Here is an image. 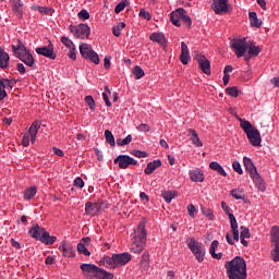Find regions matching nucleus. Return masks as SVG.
<instances>
[{
	"label": "nucleus",
	"instance_id": "1",
	"mask_svg": "<svg viewBox=\"0 0 279 279\" xmlns=\"http://www.w3.org/2000/svg\"><path fill=\"white\" fill-rule=\"evenodd\" d=\"M225 269L229 279H247V264L241 256H235L232 260L226 262Z\"/></svg>",
	"mask_w": 279,
	"mask_h": 279
},
{
	"label": "nucleus",
	"instance_id": "2",
	"mask_svg": "<svg viewBox=\"0 0 279 279\" xmlns=\"http://www.w3.org/2000/svg\"><path fill=\"white\" fill-rule=\"evenodd\" d=\"M147 245V231L145 230V221H141L133 232L131 252L133 254H141Z\"/></svg>",
	"mask_w": 279,
	"mask_h": 279
},
{
	"label": "nucleus",
	"instance_id": "3",
	"mask_svg": "<svg viewBox=\"0 0 279 279\" xmlns=\"http://www.w3.org/2000/svg\"><path fill=\"white\" fill-rule=\"evenodd\" d=\"M240 125L246 134L251 145H253V147H260V132L252 125V122L247 120H240Z\"/></svg>",
	"mask_w": 279,
	"mask_h": 279
},
{
	"label": "nucleus",
	"instance_id": "4",
	"mask_svg": "<svg viewBox=\"0 0 279 279\" xmlns=\"http://www.w3.org/2000/svg\"><path fill=\"white\" fill-rule=\"evenodd\" d=\"M270 256L274 263H279V227L274 226L270 230Z\"/></svg>",
	"mask_w": 279,
	"mask_h": 279
},
{
	"label": "nucleus",
	"instance_id": "5",
	"mask_svg": "<svg viewBox=\"0 0 279 279\" xmlns=\"http://www.w3.org/2000/svg\"><path fill=\"white\" fill-rule=\"evenodd\" d=\"M81 269L86 279H101L102 268L97 267L95 264H82Z\"/></svg>",
	"mask_w": 279,
	"mask_h": 279
},
{
	"label": "nucleus",
	"instance_id": "6",
	"mask_svg": "<svg viewBox=\"0 0 279 279\" xmlns=\"http://www.w3.org/2000/svg\"><path fill=\"white\" fill-rule=\"evenodd\" d=\"M187 247H190L192 254H194L198 263H204V256H206V248L202 247V244H199V242L195 241L194 238H191L190 242L187 243Z\"/></svg>",
	"mask_w": 279,
	"mask_h": 279
},
{
	"label": "nucleus",
	"instance_id": "7",
	"mask_svg": "<svg viewBox=\"0 0 279 279\" xmlns=\"http://www.w3.org/2000/svg\"><path fill=\"white\" fill-rule=\"evenodd\" d=\"M231 47L234 50L236 58H243L247 53V38L232 39Z\"/></svg>",
	"mask_w": 279,
	"mask_h": 279
},
{
	"label": "nucleus",
	"instance_id": "8",
	"mask_svg": "<svg viewBox=\"0 0 279 279\" xmlns=\"http://www.w3.org/2000/svg\"><path fill=\"white\" fill-rule=\"evenodd\" d=\"M70 32L75 38H78L80 40H84L90 36V27L83 23L76 26L70 25Z\"/></svg>",
	"mask_w": 279,
	"mask_h": 279
},
{
	"label": "nucleus",
	"instance_id": "9",
	"mask_svg": "<svg viewBox=\"0 0 279 279\" xmlns=\"http://www.w3.org/2000/svg\"><path fill=\"white\" fill-rule=\"evenodd\" d=\"M114 165H118L120 169H128L130 165L136 166L138 161L128 155H119L114 160Z\"/></svg>",
	"mask_w": 279,
	"mask_h": 279
},
{
	"label": "nucleus",
	"instance_id": "10",
	"mask_svg": "<svg viewBox=\"0 0 279 279\" xmlns=\"http://www.w3.org/2000/svg\"><path fill=\"white\" fill-rule=\"evenodd\" d=\"M38 56H44L45 58H49L50 60H56L57 54L53 52V44L49 43L48 46L38 47L35 49Z\"/></svg>",
	"mask_w": 279,
	"mask_h": 279
},
{
	"label": "nucleus",
	"instance_id": "11",
	"mask_svg": "<svg viewBox=\"0 0 279 279\" xmlns=\"http://www.w3.org/2000/svg\"><path fill=\"white\" fill-rule=\"evenodd\" d=\"M114 256V263H116V269L118 267H123L125 265H128V263H130V260H132V254L124 252V253H120V254H113Z\"/></svg>",
	"mask_w": 279,
	"mask_h": 279
},
{
	"label": "nucleus",
	"instance_id": "12",
	"mask_svg": "<svg viewBox=\"0 0 279 279\" xmlns=\"http://www.w3.org/2000/svg\"><path fill=\"white\" fill-rule=\"evenodd\" d=\"M211 10H214L216 14L228 13V0H214L211 3Z\"/></svg>",
	"mask_w": 279,
	"mask_h": 279
},
{
	"label": "nucleus",
	"instance_id": "13",
	"mask_svg": "<svg viewBox=\"0 0 279 279\" xmlns=\"http://www.w3.org/2000/svg\"><path fill=\"white\" fill-rule=\"evenodd\" d=\"M195 60L198 61L199 69L203 73H205V75H210V61L202 54H196Z\"/></svg>",
	"mask_w": 279,
	"mask_h": 279
},
{
	"label": "nucleus",
	"instance_id": "14",
	"mask_svg": "<svg viewBox=\"0 0 279 279\" xmlns=\"http://www.w3.org/2000/svg\"><path fill=\"white\" fill-rule=\"evenodd\" d=\"M45 233H47V230H45V228L35 225L34 227H32L28 231L29 236H32V239H36V241H41L43 242V236H45Z\"/></svg>",
	"mask_w": 279,
	"mask_h": 279
},
{
	"label": "nucleus",
	"instance_id": "15",
	"mask_svg": "<svg viewBox=\"0 0 279 279\" xmlns=\"http://www.w3.org/2000/svg\"><path fill=\"white\" fill-rule=\"evenodd\" d=\"M189 60H191V52L189 51V46L186 43H181V54H180V61L182 64H189Z\"/></svg>",
	"mask_w": 279,
	"mask_h": 279
},
{
	"label": "nucleus",
	"instance_id": "16",
	"mask_svg": "<svg viewBox=\"0 0 279 279\" xmlns=\"http://www.w3.org/2000/svg\"><path fill=\"white\" fill-rule=\"evenodd\" d=\"M229 220L231 226V232L233 234V241H239V222H236V218L233 214H229Z\"/></svg>",
	"mask_w": 279,
	"mask_h": 279
},
{
	"label": "nucleus",
	"instance_id": "17",
	"mask_svg": "<svg viewBox=\"0 0 279 279\" xmlns=\"http://www.w3.org/2000/svg\"><path fill=\"white\" fill-rule=\"evenodd\" d=\"M40 121H34L28 130L26 132L28 135H31V143L35 144L36 143V136L38 135V130H40Z\"/></svg>",
	"mask_w": 279,
	"mask_h": 279
},
{
	"label": "nucleus",
	"instance_id": "18",
	"mask_svg": "<svg viewBox=\"0 0 279 279\" xmlns=\"http://www.w3.org/2000/svg\"><path fill=\"white\" fill-rule=\"evenodd\" d=\"M26 66H31V69H36V61H34V56H32V52H26L20 57H17Z\"/></svg>",
	"mask_w": 279,
	"mask_h": 279
},
{
	"label": "nucleus",
	"instance_id": "19",
	"mask_svg": "<svg viewBox=\"0 0 279 279\" xmlns=\"http://www.w3.org/2000/svg\"><path fill=\"white\" fill-rule=\"evenodd\" d=\"M59 250H61L63 256H66L68 258H73V256H75V248H73L71 244H68L66 242H62Z\"/></svg>",
	"mask_w": 279,
	"mask_h": 279
},
{
	"label": "nucleus",
	"instance_id": "20",
	"mask_svg": "<svg viewBox=\"0 0 279 279\" xmlns=\"http://www.w3.org/2000/svg\"><path fill=\"white\" fill-rule=\"evenodd\" d=\"M182 12H184V9H177L174 12L170 14V21L172 24L175 25V27H180L182 24L180 21H182Z\"/></svg>",
	"mask_w": 279,
	"mask_h": 279
},
{
	"label": "nucleus",
	"instance_id": "21",
	"mask_svg": "<svg viewBox=\"0 0 279 279\" xmlns=\"http://www.w3.org/2000/svg\"><path fill=\"white\" fill-rule=\"evenodd\" d=\"M153 43H158L161 47H167V38L162 33H153L149 37Z\"/></svg>",
	"mask_w": 279,
	"mask_h": 279
},
{
	"label": "nucleus",
	"instance_id": "22",
	"mask_svg": "<svg viewBox=\"0 0 279 279\" xmlns=\"http://www.w3.org/2000/svg\"><path fill=\"white\" fill-rule=\"evenodd\" d=\"M159 167H162V161H160V159H156V160L147 163V167L144 170V172L146 175H151V173H154L155 169H158Z\"/></svg>",
	"mask_w": 279,
	"mask_h": 279
},
{
	"label": "nucleus",
	"instance_id": "23",
	"mask_svg": "<svg viewBox=\"0 0 279 279\" xmlns=\"http://www.w3.org/2000/svg\"><path fill=\"white\" fill-rule=\"evenodd\" d=\"M217 247H219V241L214 240L209 247V254L213 258H216V260H221L223 254L222 253H216Z\"/></svg>",
	"mask_w": 279,
	"mask_h": 279
},
{
	"label": "nucleus",
	"instance_id": "24",
	"mask_svg": "<svg viewBox=\"0 0 279 279\" xmlns=\"http://www.w3.org/2000/svg\"><path fill=\"white\" fill-rule=\"evenodd\" d=\"M189 175L192 182H204V172L199 169L191 170Z\"/></svg>",
	"mask_w": 279,
	"mask_h": 279
},
{
	"label": "nucleus",
	"instance_id": "25",
	"mask_svg": "<svg viewBox=\"0 0 279 279\" xmlns=\"http://www.w3.org/2000/svg\"><path fill=\"white\" fill-rule=\"evenodd\" d=\"M10 64V54L0 47V69H8Z\"/></svg>",
	"mask_w": 279,
	"mask_h": 279
},
{
	"label": "nucleus",
	"instance_id": "26",
	"mask_svg": "<svg viewBox=\"0 0 279 279\" xmlns=\"http://www.w3.org/2000/svg\"><path fill=\"white\" fill-rule=\"evenodd\" d=\"M187 132H189V137L191 138L193 145H195L196 147L204 146V144L199 140V135H197V131H195L193 129H189Z\"/></svg>",
	"mask_w": 279,
	"mask_h": 279
},
{
	"label": "nucleus",
	"instance_id": "27",
	"mask_svg": "<svg viewBox=\"0 0 279 279\" xmlns=\"http://www.w3.org/2000/svg\"><path fill=\"white\" fill-rule=\"evenodd\" d=\"M12 49L16 58H20L21 56L29 52V50H27V48L25 47V45H23V43H21V40L19 41L17 47L12 46Z\"/></svg>",
	"mask_w": 279,
	"mask_h": 279
},
{
	"label": "nucleus",
	"instance_id": "28",
	"mask_svg": "<svg viewBox=\"0 0 279 279\" xmlns=\"http://www.w3.org/2000/svg\"><path fill=\"white\" fill-rule=\"evenodd\" d=\"M101 263L104 267L108 269H117V263L114 262V254L110 256L102 257Z\"/></svg>",
	"mask_w": 279,
	"mask_h": 279
},
{
	"label": "nucleus",
	"instance_id": "29",
	"mask_svg": "<svg viewBox=\"0 0 279 279\" xmlns=\"http://www.w3.org/2000/svg\"><path fill=\"white\" fill-rule=\"evenodd\" d=\"M209 169H211L213 171H216L217 173H219V175H222V178H226L228 175L223 167L219 165V162L217 161H211L209 163Z\"/></svg>",
	"mask_w": 279,
	"mask_h": 279
},
{
	"label": "nucleus",
	"instance_id": "30",
	"mask_svg": "<svg viewBox=\"0 0 279 279\" xmlns=\"http://www.w3.org/2000/svg\"><path fill=\"white\" fill-rule=\"evenodd\" d=\"M244 167L246 171L250 173V175H254L258 170H256V166L252 162V159L248 157L243 158Z\"/></svg>",
	"mask_w": 279,
	"mask_h": 279
},
{
	"label": "nucleus",
	"instance_id": "31",
	"mask_svg": "<svg viewBox=\"0 0 279 279\" xmlns=\"http://www.w3.org/2000/svg\"><path fill=\"white\" fill-rule=\"evenodd\" d=\"M97 210H99V207L97 206L96 203L87 202L85 204V213H86V215H90L92 217H94V215H97Z\"/></svg>",
	"mask_w": 279,
	"mask_h": 279
},
{
	"label": "nucleus",
	"instance_id": "32",
	"mask_svg": "<svg viewBox=\"0 0 279 279\" xmlns=\"http://www.w3.org/2000/svg\"><path fill=\"white\" fill-rule=\"evenodd\" d=\"M12 8H13V12H15V14H17L19 19H21V16H23V1L22 0H13Z\"/></svg>",
	"mask_w": 279,
	"mask_h": 279
},
{
	"label": "nucleus",
	"instance_id": "33",
	"mask_svg": "<svg viewBox=\"0 0 279 279\" xmlns=\"http://www.w3.org/2000/svg\"><path fill=\"white\" fill-rule=\"evenodd\" d=\"M248 19L252 27H260L263 25V21L258 19V14L256 12H250L248 13Z\"/></svg>",
	"mask_w": 279,
	"mask_h": 279
},
{
	"label": "nucleus",
	"instance_id": "34",
	"mask_svg": "<svg viewBox=\"0 0 279 279\" xmlns=\"http://www.w3.org/2000/svg\"><path fill=\"white\" fill-rule=\"evenodd\" d=\"M78 49H80L81 56H83L85 59L94 51L90 45L88 44H81Z\"/></svg>",
	"mask_w": 279,
	"mask_h": 279
},
{
	"label": "nucleus",
	"instance_id": "35",
	"mask_svg": "<svg viewBox=\"0 0 279 279\" xmlns=\"http://www.w3.org/2000/svg\"><path fill=\"white\" fill-rule=\"evenodd\" d=\"M36 193H38V187L31 186L24 191V199H34L36 197Z\"/></svg>",
	"mask_w": 279,
	"mask_h": 279
},
{
	"label": "nucleus",
	"instance_id": "36",
	"mask_svg": "<svg viewBox=\"0 0 279 279\" xmlns=\"http://www.w3.org/2000/svg\"><path fill=\"white\" fill-rule=\"evenodd\" d=\"M260 51H263V48L260 46H254L252 44H248V47H247L248 56H253V58H256V56H258Z\"/></svg>",
	"mask_w": 279,
	"mask_h": 279
},
{
	"label": "nucleus",
	"instance_id": "37",
	"mask_svg": "<svg viewBox=\"0 0 279 279\" xmlns=\"http://www.w3.org/2000/svg\"><path fill=\"white\" fill-rule=\"evenodd\" d=\"M57 240L58 238H56V235H49V232L46 231L43 235L41 243H45L46 245H53Z\"/></svg>",
	"mask_w": 279,
	"mask_h": 279
},
{
	"label": "nucleus",
	"instance_id": "38",
	"mask_svg": "<svg viewBox=\"0 0 279 279\" xmlns=\"http://www.w3.org/2000/svg\"><path fill=\"white\" fill-rule=\"evenodd\" d=\"M252 180L257 184L258 189H265V182L263 181V178H260V174H258V171L250 175Z\"/></svg>",
	"mask_w": 279,
	"mask_h": 279
},
{
	"label": "nucleus",
	"instance_id": "39",
	"mask_svg": "<svg viewBox=\"0 0 279 279\" xmlns=\"http://www.w3.org/2000/svg\"><path fill=\"white\" fill-rule=\"evenodd\" d=\"M141 268L144 269V271H147V269H149V253L147 252L142 255Z\"/></svg>",
	"mask_w": 279,
	"mask_h": 279
},
{
	"label": "nucleus",
	"instance_id": "40",
	"mask_svg": "<svg viewBox=\"0 0 279 279\" xmlns=\"http://www.w3.org/2000/svg\"><path fill=\"white\" fill-rule=\"evenodd\" d=\"M105 138L109 143V145H111V147L117 146V142H114V135L112 134V131L106 130L105 131Z\"/></svg>",
	"mask_w": 279,
	"mask_h": 279
},
{
	"label": "nucleus",
	"instance_id": "41",
	"mask_svg": "<svg viewBox=\"0 0 279 279\" xmlns=\"http://www.w3.org/2000/svg\"><path fill=\"white\" fill-rule=\"evenodd\" d=\"M201 211L205 217H207V219H209V221L215 220V214L213 213V209L202 206Z\"/></svg>",
	"mask_w": 279,
	"mask_h": 279
},
{
	"label": "nucleus",
	"instance_id": "42",
	"mask_svg": "<svg viewBox=\"0 0 279 279\" xmlns=\"http://www.w3.org/2000/svg\"><path fill=\"white\" fill-rule=\"evenodd\" d=\"M125 27V22H120L118 25L112 27V34L113 36H116L117 38H119V36H121V31Z\"/></svg>",
	"mask_w": 279,
	"mask_h": 279
},
{
	"label": "nucleus",
	"instance_id": "43",
	"mask_svg": "<svg viewBox=\"0 0 279 279\" xmlns=\"http://www.w3.org/2000/svg\"><path fill=\"white\" fill-rule=\"evenodd\" d=\"M133 75L135 80H141L142 77H145V71L142 70L141 66L136 65L135 68H133Z\"/></svg>",
	"mask_w": 279,
	"mask_h": 279
},
{
	"label": "nucleus",
	"instance_id": "44",
	"mask_svg": "<svg viewBox=\"0 0 279 279\" xmlns=\"http://www.w3.org/2000/svg\"><path fill=\"white\" fill-rule=\"evenodd\" d=\"M161 196L163 197L165 202H167V204H171L173 197H175V195L171 191L161 192Z\"/></svg>",
	"mask_w": 279,
	"mask_h": 279
},
{
	"label": "nucleus",
	"instance_id": "45",
	"mask_svg": "<svg viewBox=\"0 0 279 279\" xmlns=\"http://www.w3.org/2000/svg\"><path fill=\"white\" fill-rule=\"evenodd\" d=\"M105 90L106 92L102 93V99H104L106 106L108 108H110V106H112V102H110V98L108 96V95H110V88L108 86H105Z\"/></svg>",
	"mask_w": 279,
	"mask_h": 279
},
{
	"label": "nucleus",
	"instance_id": "46",
	"mask_svg": "<svg viewBox=\"0 0 279 279\" xmlns=\"http://www.w3.org/2000/svg\"><path fill=\"white\" fill-rule=\"evenodd\" d=\"M132 143V135H128L125 138L121 140V138H118L117 140V145L119 147H123L125 145H130Z\"/></svg>",
	"mask_w": 279,
	"mask_h": 279
},
{
	"label": "nucleus",
	"instance_id": "47",
	"mask_svg": "<svg viewBox=\"0 0 279 279\" xmlns=\"http://www.w3.org/2000/svg\"><path fill=\"white\" fill-rule=\"evenodd\" d=\"M85 60H90V62H94V64H99V54H97L95 50H92Z\"/></svg>",
	"mask_w": 279,
	"mask_h": 279
},
{
	"label": "nucleus",
	"instance_id": "48",
	"mask_svg": "<svg viewBox=\"0 0 279 279\" xmlns=\"http://www.w3.org/2000/svg\"><path fill=\"white\" fill-rule=\"evenodd\" d=\"M77 252L78 254H84V256H90V251L82 242L77 244Z\"/></svg>",
	"mask_w": 279,
	"mask_h": 279
},
{
	"label": "nucleus",
	"instance_id": "49",
	"mask_svg": "<svg viewBox=\"0 0 279 279\" xmlns=\"http://www.w3.org/2000/svg\"><path fill=\"white\" fill-rule=\"evenodd\" d=\"M181 21L187 25V27H191L193 25V21L191 20V16L186 14V10L183 9V12L181 14Z\"/></svg>",
	"mask_w": 279,
	"mask_h": 279
},
{
	"label": "nucleus",
	"instance_id": "50",
	"mask_svg": "<svg viewBox=\"0 0 279 279\" xmlns=\"http://www.w3.org/2000/svg\"><path fill=\"white\" fill-rule=\"evenodd\" d=\"M240 236H242V239H250V236H252L250 229L245 226L240 227Z\"/></svg>",
	"mask_w": 279,
	"mask_h": 279
},
{
	"label": "nucleus",
	"instance_id": "51",
	"mask_svg": "<svg viewBox=\"0 0 279 279\" xmlns=\"http://www.w3.org/2000/svg\"><path fill=\"white\" fill-rule=\"evenodd\" d=\"M77 16L81 21H88V19H90V13H88L86 9H83L77 13Z\"/></svg>",
	"mask_w": 279,
	"mask_h": 279
},
{
	"label": "nucleus",
	"instance_id": "52",
	"mask_svg": "<svg viewBox=\"0 0 279 279\" xmlns=\"http://www.w3.org/2000/svg\"><path fill=\"white\" fill-rule=\"evenodd\" d=\"M61 43L64 45L68 49H73L75 48V44L68 37H61Z\"/></svg>",
	"mask_w": 279,
	"mask_h": 279
},
{
	"label": "nucleus",
	"instance_id": "53",
	"mask_svg": "<svg viewBox=\"0 0 279 279\" xmlns=\"http://www.w3.org/2000/svg\"><path fill=\"white\" fill-rule=\"evenodd\" d=\"M227 95H230V97H239V88L233 86V87H228L226 89Z\"/></svg>",
	"mask_w": 279,
	"mask_h": 279
},
{
	"label": "nucleus",
	"instance_id": "54",
	"mask_svg": "<svg viewBox=\"0 0 279 279\" xmlns=\"http://www.w3.org/2000/svg\"><path fill=\"white\" fill-rule=\"evenodd\" d=\"M231 195L234 197V199H243V190L241 189L231 190Z\"/></svg>",
	"mask_w": 279,
	"mask_h": 279
},
{
	"label": "nucleus",
	"instance_id": "55",
	"mask_svg": "<svg viewBox=\"0 0 279 279\" xmlns=\"http://www.w3.org/2000/svg\"><path fill=\"white\" fill-rule=\"evenodd\" d=\"M132 156H135V158H147L148 154L143 150L134 149L131 151Z\"/></svg>",
	"mask_w": 279,
	"mask_h": 279
},
{
	"label": "nucleus",
	"instance_id": "56",
	"mask_svg": "<svg viewBox=\"0 0 279 279\" xmlns=\"http://www.w3.org/2000/svg\"><path fill=\"white\" fill-rule=\"evenodd\" d=\"M85 104H87L90 110H95V98L93 96H86Z\"/></svg>",
	"mask_w": 279,
	"mask_h": 279
},
{
	"label": "nucleus",
	"instance_id": "57",
	"mask_svg": "<svg viewBox=\"0 0 279 279\" xmlns=\"http://www.w3.org/2000/svg\"><path fill=\"white\" fill-rule=\"evenodd\" d=\"M1 82L4 88H14V84H16V81H10L8 78H1Z\"/></svg>",
	"mask_w": 279,
	"mask_h": 279
},
{
	"label": "nucleus",
	"instance_id": "58",
	"mask_svg": "<svg viewBox=\"0 0 279 279\" xmlns=\"http://www.w3.org/2000/svg\"><path fill=\"white\" fill-rule=\"evenodd\" d=\"M232 167L235 173H239V175H243V169L241 168V163L239 161H233Z\"/></svg>",
	"mask_w": 279,
	"mask_h": 279
},
{
	"label": "nucleus",
	"instance_id": "59",
	"mask_svg": "<svg viewBox=\"0 0 279 279\" xmlns=\"http://www.w3.org/2000/svg\"><path fill=\"white\" fill-rule=\"evenodd\" d=\"M29 138H32V136L29 135V133H24L23 137H22V145L24 147H29Z\"/></svg>",
	"mask_w": 279,
	"mask_h": 279
},
{
	"label": "nucleus",
	"instance_id": "60",
	"mask_svg": "<svg viewBox=\"0 0 279 279\" xmlns=\"http://www.w3.org/2000/svg\"><path fill=\"white\" fill-rule=\"evenodd\" d=\"M140 16L146 21H151V14L148 11H145V9H141Z\"/></svg>",
	"mask_w": 279,
	"mask_h": 279
},
{
	"label": "nucleus",
	"instance_id": "61",
	"mask_svg": "<svg viewBox=\"0 0 279 279\" xmlns=\"http://www.w3.org/2000/svg\"><path fill=\"white\" fill-rule=\"evenodd\" d=\"M114 278V275L112 272L106 271L104 268L100 272V279H112Z\"/></svg>",
	"mask_w": 279,
	"mask_h": 279
},
{
	"label": "nucleus",
	"instance_id": "62",
	"mask_svg": "<svg viewBox=\"0 0 279 279\" xmlns=\"http://www.w3.org/2000/svg\"><path fill=\"white\" fill-rule=\"evenodd\" d=\"M124 10H125V2H120L114 8L116 14H121V12H123Z\"/></svg>",
	"mask_w": 279,
	"mask_h": 279
},
{
	"label": "nucleus",
	"instance_id": "63",
	"mask_svg": "<svg viewBox=\"0 0 279 279\" xmlns=\"http://www.w3.org/2000/svg\"><path fill=\"white\" fill-rule=\"evenodd\" d=\"M74 186H76V189H84V180H82V178L77 177L74 180Z\"/></svg>",
	"mask_w": 279,
	"mask_h": 279
},
{
	"label": "nucleus",
	"instance_id": "64",
	"mask_svg": "<svg viewBox=\"0 0 279 279\" xmlns=\"http://www.w3.org/2000/svg\"><path fill=\"white\" fill-rule=\"evenodd\" d=\"M136 130H138V132H149L151 130V128H149L147 124L142 123L140 124Z\"/></svg>",
	"mask_w": 279,
	"mask_h": 279
}]
</instances>
